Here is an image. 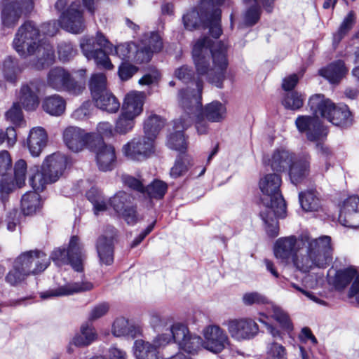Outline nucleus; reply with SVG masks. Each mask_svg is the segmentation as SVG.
Instances as JSON below:
<instances>
[{
  "instance_id": "obj_63",
  "label": "nucleus",
  "mask_w": 359,
  "mask_h": 359,
  "mask_svg": "<svg viewBox=\"0 0 359 359\" xmlns=\"http://www.w3.org/2000/svg\"><path fill=\"white\" fill-rule=\"evenodd\" d=\"M12 159L10 154L6 150L0 151V175L5 176L11 171Z\"/></svg>"
},
{
  "instance_id": "obj_17",
  "label": "nucleus",
  "mask_w": 359,
  "mask_h": 359,
  "mask_svg": "<svg viewBox=\"0 0 359 359\" xmlns=\"http://www.w3.org/2000/svg\"><path fill=\"white\" fill-rule=\"evenodd\" d=\"M227 328L231 337L239 341L253 339L259 332L257 323L248 318L229 320Z\"/></svg>"
},
{
  "instance_id": "obj_45",
  "label": "nucleus",
  "mask_w": 359,
  "mask_h": 359,
  "mask_svg": "<svg viewBox=\"0 0 359 359\" xmlns=\"http://www.w3.org/2000/svg\"><path fill=\"white\" fill-rule=\"evenodd\" d=\"M305 100V95L296 91L287 92L282 104L285 109L296 111L302 108Z\"/></svg>"
},
{
  "instance_id": "obj_25",
  "label": "nucleus",
  "mask_w": 359,
  "mask_h": 359,
  "mask_svg": "<svg viewBox=\"0 0 359 359\" xmlns=\"http://www.w3.org/2000/svg\"><path fill=\"white\" fill-rule=\"evenodd\" d=\"M39 90L36 81H30L29 83L22 86L19 100L25 110H34L38 107L39 104Z\"/></svg>"
},
{
  "instance_id": "obj_36",
  "label": "nucleus",
  "mask_w": 359,
  "mask_h": 359,
  "mask_svg": "<svg viewBox=\"0 0 359 359\" xmlns=\"http://www.w3.org/2000/svg\"><path fill=\"white\" fill-rule=\"evenodd\" d=\"M29 191L25 194L21 198V210L25 215L35 213L41 207V196L37 193L39 190Z\"/></svg>"
},
{
  "instance_id": "obj_62",
  "label": "nucleus",
  "mask_w": 359,
  "mask_h": 359,
  "mask_svg": "<svg viewBox=\"0 0 359 359\" xmlns=\"http://www.w3.org/2000/svg\"><path fill=\"white\" fill-rule=\"evenodd\" d=\"M138 71V68L130 63L123 62L118 67V76L122 81H128Z\"/></svg>"
},
{
  "instance_id": "obj_9",
  "label": "nucleus",
  "mask_w": 359,
  "mask_h": 359,
  "mask_svg": "<svg viewBox=\"0 0 359 359\" xmlns=\"http://www.w3.org/2000/svg\"><path fill=\"white\" fill-rule=\"evenodd\" d=\"M85 257L79 238L77 236H72L67 249L57 248L52 252L48 258L58 266L70 264L76 271L81 272L83 269V262Z\"/></svg>"
},
{
  "instance_id": "obj_3",
  "label": "nucleus",
  "mask_w": 359,
  "mask_h": 359,
  "mask_svg": "<svg viewBox=\"0 0 359 359\" xmlns=\"http://www.w3.org/2000/svg\"><path fill=\"white\" fill-rule=\"evenodd\" d=\"M192 58L198 76L218 88L224 87L229 67L227 44L203 36L193 46Z\"/></svg>"
},
{
  "instance_id": "obj_43",
  "label": "nucleus",
  "mask_w": 359,
  "mask_h": 359,
  "mask_svg": "<svg viewBox=\"0 0 359 359\" xmlns=\"http://www.w3.org/2000/svg\"><path fill=\"white\" fill-rule=\"evenodd\" d=\"M92 99L109 90L107 86L106 76L102 73L93 74L89 81Z\"/></svg>"
},
{
  "instance_id": "obj_39",
  "label": "nucleus",
  "mask_w": 359,
  "mask_h": 359,
  "mask_svg": "<svg viewBox=\"0 0 359 359\" xmlns=\"http://www.w3.org/2000/svg\"><path fill=\"white\" fill-rule=\"evenodd\" d=\"M356 20L355 13L351 11L344 18L337 32L333 34L332 44L334 48L337 47L341 41L352 29Z\"/></svg>"
},
{
  "instance_id": "obj_60",
  "label": "nucleus",
  "mask_w": 359,
  "mask_h": 359,
  "mask_svg": "<svg viewBox=\"0 0 359 359\" xmlns=\"http://www.w3.org/2000/svg\"><path fill=\"white\" fill-rule=\"evenodd\" d=\"M92 111V104L90 101L84 102L72 114V118L76 121H83L88 118Z\"/></svg>"
},
{
  "instance_id": "obj_44",
  "label": "nucleus",
  "mask_w": 359,
  "mask_h": 359,
  "mask_svg": "<svg viewBox=\"0 0 359 359\" xmlns=\"http://www.w3.org/2000/svg\"><path fill=\"white\" fill-rule=\"evenodd\" d=\"M107 204L112 207L114 211L119 215L125 209L133 205L131 202V196L124 191H119L116 193L109 199Z\"/></svg>"
},
{
  "instance_id": "obj_5",
  "label": "nucleus",
  "mask_w": 359,
  "mask_h": 359,
  "mask_svg": "<svg viewBox=\"0 0 359 359\" xmlns=\"http://www.w3.org/2000/svg\"><path fill=\"white\" fill-rule=\"evenodd\" d=\"M40 30L32 21H27L18 29L13 41V47L23 57L36 54L37 60L33 65L43 69L55 61L53 47L40 41Z\"/></svg>"
},
{
  "instance_id": "obj_30",
  "label": "nucleus",
  "mask_w": 359,
  "mask_h": 359,
  "mask_svg": "<svg viewBox=\"0 0 359 359\" xmlns=\"http://www.w3.org/2000/svg\"><path fill=\"white\" fill-rule=\"evenodd\" d=\"M144 103V93L137 92L130 93L125 97L121 111L136 118L142 114Z\"/></svg>"
},
{
  "instance_id": "obj_34",
  "label": "nucleus",
  "mask_w": 359,
  "mask_h": 359,
  "mask_svg": "<svg viewBox=\"0 0 359 359\" xmlns=\"http://www.w3.org/2000/svg\"><path fill=\"white\" fill-rule=\"evenodd\" d=\"M23 67L18 60L12 56H8L3 62L2 72L4 79L12 83L17 82Z\"/></svg>"
},
{
  "instance_id": "obj_24",
  "label": "nucleus",
  "mask_w": 359,
  "mask_h": 359,
  "mask_svg": "<svg viewBox=\"0 0 359 359\" xmlns=\"http://www.w3.org/2000/svg\"><path fill=\"white\" fill-rule=\"evenodd\" d=\"M93 287V283L88 281L72 283L60 286L53 290L41 292L40 297L41 299H48L53 297L71 295L74 293L90 290Z\"/></svg>"
},
{
  "instance_id": "obj_38",
  "label": "nucleus",
  "mask_w": 359,
  "mask_h": 359,
  "mask_svg": "<svg viewBox=\"0 0 359 359\" xmlns=\"http://www.w3.org/2000/svg\"><path fill=\"white\" fill-rule=\"evenodd\" d=\"M165 125V120L160 116L151 114L144 121V132L147 138L154 140Z\"/></svg>"
},
{
  "instance_id": "obj_37",
  "label": "nucleus",
  "mask_w": 359,
  "mask_h": 359,
  "mask_svg": "<svg viewBox=\"0 0 359 359\" xmlns=\"http://www.w3.org/2000/svg\"><path fill=\"white\" fill-rule=\"evenodd\" d=\"M112 333L116 337L126 336L134 339L139 334L140 331L125 318H118L113 323Z\"/></svg>"
},
{
  "instance_id": "obj_26",
  "label": "nucleus",
  "mask_w": 359,
  "mask_h": 359,
  "mask_svg": "<svg viewBox=\"0 0 359 359\" xmlns=\"http://www.w3.org/2000/svg\"><path fill=\"white\" fill-rule=\"evenodd\" d=\"M190 332L187 325L183 323H174L168 334H162L157 336L156 342L158 345H164L169 344L173 341L180 346L184 341V339L190 334Z\"/></svg>"
},
{
  "instance_id": "obj_64",
  "label": "nucleus",
  "mask_w": 359,
  "mask_h": 359,
  "mask_svg": "<svg viewBox=\"0 0 359 359\" xmlns=\"http://www.w3.org/2000/svg\"><path fill=\"white\" fill-rule=\"evenodd\" d=\"M266 301V298L257 292H247L243 296V302L247 306L265 304Z\"/></svg>"
},
{
  "instance_id": "obj_13",
  "label": "nucleus",
  "mask_w": 359,
  "mask_h": 359,
  "mask_svg": "<svg viewBox=\"0 0 359 359\" xmlns=\"http://www.w3.org/2000/svg\"><path fill=\"white\" fill-rule=\"evenodd\" d=\"M95 137V133H86L76 126H68L62 133L65 144L74 152H79L86 147L90 149V144L94 142Z\"/></svg>"
},
{
  "instance_id": "obj_20",
  "label": "nucleus",
  "mask_w": 359,
  "mask_h": 359,
  "mask_svg": "<svg viewBox=\"0 0 359 359\" xmlns=\"http://www.w3.org/2000/svg\"><path fill=\"white\" fill-rule=\"evenodd\" d=\"M356 274L357 270L353 266L337 271L333 280L334 287L338 290H341L355 278L348 294V297H353L359 292V274L357 276Z\"/></svg>"
},
{
  "instance_id": "obj_40",
  "label": "nucleus",
  "mask_w": 359,
  "mask_h": 359,
  "mask_svg": "<svg viewBox=\"0 0 359 359\" xmlns=\"http://www.w3.org/2000/svg\"><path fill=\"white\" fill-rule=\"evenodd\" d=\"M226 112V109L223 104L213 101L205 107L203 114L209 121L220 122L225 118Z\"/></svg>"
},
{
  "instance_id": "obj_46",
  "label": "nucleus",
  "mask_w": 359,
  "mask_h": 359,
  "mask_svg": "<svg viewBox=\"0 0 359 359\" xmlns=\"http://www.w3.org/2000/svg\"><path fill=\"white\" fill-rule=\"evenodd\" d=\"M135 118L121 111L115 123L114 130L118 134L125 135L133 130Z\"/></svg>"
},
{
  "instance_id": "obj_16",
  "label": "nucleus",
  "mask_w": 359,
  "mask_h": 359,
  "mask_svg": "<svg viewBox=\"0 0 359 359\" xmlns=\"http://www.w3.org/2000/svg\"><path fill=\"white\" fill-rule=\"evenodd\" d=\"M203 347L213 353H221L229 346V339L224 330L218 325H208L203 330Z\"/></svg>"
},
{
  "instance_id": "obj_1",
  "label": "nucleus",
  "mask_w": 359,
  "mask_h": 359,
  "mask_svg": "<svg viewBox=\"0 0 359 359\" xmlns=\"http://www.w3.org/2000/svg\"><path fill=\"white\" fill-rule=\"evenodd\" d=\"M274 255L284 264H292L307 273L314 269H325L332 262L334 247L330 236L313 238L309 234L279 238L273 248Z\"/></svg>"
},
{
  "instance_id": "obj_27",
  "label": "nucleus",
  "mask_w": 359,
  "mask_h": 359,
  "mask_svg": "<svg viewBox=\"0 0 359 359\" xmlns=\"http://www.w3.org/2000/svg\"><path fill=\"white\" fill-rule=\"evenodd\" d=\"M48 135L42 127H34L31 129L27 137V144L32 156H39L46 147Z\"/></svg>"
},
{
  "instance_id": "obj_41",
  "label": "nucleus",
  "mask_w": 359,
  "mask_h": 359,
  "mask_svg": "<svg viewBox=\"0 0 359 359\" xmlns=\"http://www.w3.org/2000/svg\"><path fill=\"white\" fill-rule=\"evenodd\" d=\"M86 198L93 204V210L95 215H98L100 212L107 210L108 208L102 191L96 187H92L86 192Z\"/></svg>"
},
{
  "instance_id": "obj_29",
  "label": "nucleus",
  "mask_w": 359,
  "mask_h": 359,
  "mask_svg": "<svg viewBox=\"0 0 359 359\" xmlns=\"http://www.w3.org/2000/svg\"><path fill=\"white\" fill-rule=\"evenodd\" d=\"M152 40L154 41L155 43L150 48L145 46V42H139L137 44L135 43V49L133 52L131 60L139 64L146 63L151 60L154 53L161 51V43L158 36L154 35Z\"/></svg>"
},
{
  "instance_id": "obj_10",
  "label": "nucleus",
  "mask_w": 359,
  "mask_h": 359,
  "mask_svg": "<svg viewBox=\"0 0 359 359\" xmlns=\"http://www.w3.org/2000/svg\"><path fill=\"white\" fill-rule=\"evenodd\" d=\"M46 83L48 87L56 91H65L72 95H79L85 89L83 79L76 80L67 70L60 67H55L49 70L46 76Z\"/></svg>"
},
{
  "instance_id": "obj_42",
  "label": "nucleus",
  "mask_w": 359,
  "mask_h": 359,
  "mask_svg": "<svg viewBox=\"0 0 359 359\" xmlns=\"http://www.w3.org/2000/svg\"><path fill=\"white\" fill-rule=\"evenodd\" d=\"M191 158L187 154H180L170 170V176L177 179L184 175L191 166Z\"/></svg>"
},
{
  "instance_id": "obj_11",
  "label": "nucleus",
  "mask_w": 359,
  "mask_h": 359,
  "mask_svg": "<svg viewBox=\"0 0 359 359\" xmlns=\"http://www.w3.org/2000/svg\"><path fill=\"white\" fill-rule=\"evenodd\" d=\"M58 22L61 28L68 32L79 34L84 32L86 25L83 10L79 0L72 1L62 12L59 17Z\"/></svg>"
},
{
  "instance_id": "obj_23",
  "label": "nucleus",
  "mask_w": 359,
  "mask_h": 359,
  "mask_svg": "<svg viewBox=\"0 0 359 359\" xmlns=\"http://www.w3.org/2000/svg\"><path fill=\"white\" fill-rule=\"evenodd\" d=\"M311 157L309 154L304 153L295 158L288 169L289 175L292 184L297 185L302 182L309 173Z\"/></svg>"
},
{
  "instance_id": "obj_4",
  "label": "nucleus",
  "mask_w": 359,
  "mask_h": 359,
  "mask_svg": "<svg viewBox=\"0 0 359 359\" xmlns=\"http://www.w3.org/2000/svg\"><path fill=\"white\" fill-rule=\"evenodd\" d=\"M281 183V177L276 173L266 175L259 183L264 195L261 199L264 208L259 215L265 224L267 234L271 238L279 233L278 219L286 217V203L280 191Z\"/></svg>"
},
{
  "instance_id": "obj_32",
  "label": "nucleus",
  "mask_w": 359,
  "mask_h": 359,
  "mask_svg": "<svg viewBox=\"0 0 359 359\" xmlns=\"http://www.w3.org/2000/svg\"><path fill=\"white\" fill-rule=\"evenodd\" d=\"M300 205L305 212H318L322 209V202L318 193L314 189H308L299 194Z\"/></svg>"
},
{
  "instance_id": "obj_2",
  "label": "nucleus",
  "mask_w": 359,
  "mask_h": 359,
  "mask_svg": "<svg viewBox=\"0 0 359 359\" xmlns=\"http://www.w3.org/2000/svg\"><path fill=\"white\" fill-rule=\"evenodd\" d=\"M308 105L316 117L298 116L295 120V126L299 133H306L309 141H320L327 134L326 128L318 118V116L341 128H348L353 123V116L346 104L337 105L323 94L311 96Z\"/></svg>"
},
{
  "instance_id": "obj_18",
  "label": "nucleus",
  "mask_w": 359,
  "mask_h": 359,
  "mask_svg": "<svg viewBox=\"0 0 359 359\" xmlns=\"http://www.w3.org/2000/svg\"><path fill=\"white\" fill-rule=\"evenodd\" d=\"M339 223L346 227H359V197L351 196L343 203L339 215Z\"/></svg>"
},
{
  "instance_id": "obj_7",
  "label": "nucleus",
  "mask_w": 359,
  "mask_h": 359,
  "mask_svg": "<svg viewBox=\"0 0 359 359\" xmlns=\"http://www.w3.org/2000/svg\"><path fill=\"white\" fill-rule=\"evenodd\" d=\"M224 0H204L201 2L199 11L193 9L183 15L184 27L193 30L201 25L209 29V32L215 39L222 34L221 27L222 11L218 7Z\"/></svg>"
},
{
  "instance_id": "obj_53",
  "label": "nucleus",
  "mask_w": 359,
  "mask_h": 359,
  "mask_svg": "<svg viewBox=\"0 0 359 359\" xmlns=\"http://www.w3.org/2000/svg\"><path fill=\"white\" fill-rule=\"evenodd\" d=\"M58 57L60 61L65 62L69 61L76 54V49L72 43L62 41L57 46Z\"/></svg>"
},
{
  "instance_id": "obj_6",
  "label": "nucleus",
  "mask_w": 359,
  "mask_h": 359,
  "mask_svg": "<svg viewBox=\"0 0 359 359\" xmlns=\"http://www.w3.org/2000/svg\"><path fill=\"white\" fill-rule=\"evenodd\" d=\"M197 95L193 94L189 89L181 90L179 92V100L182 107L184 110V114L179 119L173 121L174 133L168 137L167 145L173 150L180 151V154H186L187 143L184 135V131L190 127L194 121V116L201 110V94L203 90V81L198 80L196 82Z\"/></svg>"
},
{
  "instance_id": "obj_50",
  "label": "nucleus",
  "mask_w": 359,
  "mask_h": 359,
  "mask_svg": "<svg viewBox=\"0 0 359 359\" xmlns=\"http://www.w3.org/2000/svg\"><path fill=\"white\" fill-rule=\"evenodd\" d=\"M266 359H287V353L285 347L277 341H272L267 344Z\"/></svg>"
},
{
  "instance_id": "obj_59",
  "label": "nucleus",
  "mask_w": 359,
  "mask_h": 359,
  "mask_svg": "<svg viewBox=\"0 0 359 359\" xmlns=\"http://www.w3.org/2000/svg\"><path fill=\"white\" fill-rule=\"evenodd\" d=\"M149 318V323L154 329L164 327L170 321L169 316L163 315L158 311L151 312Z\"/></svg>"
},
{
  "instance_id": "obj_48",
  "label": "nucleus",
  "mask_w": 359,
  "mask_h": 359,
  "mask_svg": "<svg viewBox=\"0 0 359 359\" xmlns=\"http://www.w3.org/2000/svg\"><path fill=\"white\" fill-rule=\"evenodd\" d=\"M272 318L278 323L282 330L290 332L292 330L293 327L290 319L286 312L281 308L273 306L272 307Z\"/></svg>"
},
{
  "instance_id": "obj_61",
  "label": "nucleus",
  "mask_w": 359,
  "mask_h": 359,
  "mask_svg": "<svg viewBox=\"0 0 359 359\" xmlns=\"http://www.w3.org/2000/svg\"><path fill=\"white\" fill-rule=\"evenodd\" d=\"M6 140L8 147H13L17 140V133L14 127H8L6 130L0 128V145Z\"/></svg>"
},
{
  "instance_id": "obj_22",
  "label": "nucleus",
  "mask_w": 359,
  "mask_h": 359,
  "mask_svg": "<svg viewBox=\"0 0 359 359\" xmlns=\"http://www.w3.org/2000/svg\"><path fill=\"white\" fill-rule=\"evenodd\" d=\"M295 154L285 149H277L273 151L270 158H264V163H268L273 171L283 172L287 171L294 158Z\"/></svg>"
},
{
  "instance_id": "obj_14",
  "label": "nucleus",
  "mask_w": 359,
  "mask_h": 359,
  "mask_svg": "<svg viewBox=\"0 0 359 359\" xmlns=\"http://www.w3.org/2000/svg\"><path fill=\"white\" fill-rule=\"evenodd\" d=\"M89 149L95 154L97 164L100 170L105 172L114 168L115 149L111 145L106 144L102 137L97 135L94 142L90 144Z\"/></svg>"
},
{
  "instance_id": "obj_49",
  "label": "nucleus",
  "mask_w": 359,
  "mask_h": 359,
  "mask_svg": "<svg viewBox=\"0 0 359 359\" xmlns=\"http://www.w3.org/2000/svg\"><path fill=\"white\" fill-rule=\"evenodd\" d=\"M167 189L168 185L165 182L155 180L145 187V192L151 198L161 199L165 194Z\"/></svg>"
},
{
  "instance_id": "obj_54",
  "label": "nucleus",
  "mask_w": 359,
  "mask_h": 359,
  "mask_svg": "<svg viewBox=\"0 0 359 359\" xmlns=\"http://www.w3.org/2000/svg\"><path fill=\"white\" fill-rule=\"evenodd\" d=\"M135 49V43H124L114 46L113 54L116 55L123 60H131Z\"/></svg>"
},
{
  "instance_id": "obj_55",
  "label": "nucleus",
  "mask_w": 359,
  "mask_h": 359,
  "mask_svg": "<svg viewBox=\"0 0 359 359\" xmlns=\"http://www.w3.org/2000/svg\"><path fill=\"white\" fill-rule=\"evenodd\" d=\"M27 168V163L23 159L18 160L14 165V180L19 188L25 184Z\"/></svg>"
},
{
  "instance_id": "obj_57",
  "label": "nucleus",
  "mask_w": 359,
  "mask_h": 359,
  "mask_svg": "<svg viewBox=\"0 0 359 359\" xmlns=\"http://www.w3.org/2000/svg\"><path fill=\"white\" fill-rule=\"evenodd\" d=\"M95 39L93 37L83 36L80 41V48L83 55L88 60L92 59V55L95 51L97 50L95 48Z\"/></svg>"
},
{
  "instance_id": "obj_47",
  "label": "nucleus",
  "mask_w": 359,
  "mask_h": 359,
  "mask_svg": "<svg viewBox=\"0 0 359 359\" xmlns=\"http://www.w3.org/2000/svg\"><path fill=\"white\" fill-rule=\"evenodd\" d=\"M201 346H203L202 338L196 334H190L184 339L179 348L189 354L194 355L201 349Z\"/></svg>"
},
{
  "instance_id": "obj_56",
  "label": "nucleus",
  "mask_w": 359,
  "mask_h": 359,
  "mask_svg": "<svg viewBox=\"0 0 359 359\" xmlns=\"http://www.w3.org/2000/svg\"><path fill=\"white\" fill-rule=\"evenodd\" d=\"M106 50L102 48H97L92 55V59L96 65L100 69H111L114 66L106 53Z\"/></svg>"
},
{
  "instance_id": "obj_52",
  "label": "nucleus",
  "mask_w": 359,
  "mask_h": 359,
  "mask_svg": "<svg viewBox=\"0 0 359 359\" xmlns=\"http://www.w3.org/2000/svg\"><path fill=\"white\" fill-rule=\"evenodd\" d=\"M18 263L19 261L13 262V269L6 276V281L12 286L21 283L29 276L18 268Z\"/></svg>"
},
{
  "instance_id": "obj_15",
  "label": "nucleus",
  "mask_w": 359,
  "mask_h": 359,
  "mask_svg": "<svg viewBox=\"0 0 359 359\" xmlns=\"http://www.w3.org/2000/svg\"><path fill=\"white\" fill-rule=\"evenodd\" d=\"M154 142L152 138L135 137L122 149L123 154L129 159L142 161L149 157L154 151Z\"/></svg>"
},
{
  "instance_id": "obj_21",
  "label": "nucleus",
  "mask_w": 359,
  "mask_h": 359,
  "mask_svg": "<svg viewBox=\"0 0 359 359\" xmlns=\"http://www.w3.org/2000/svg\"><path fill=\"white\" fill-rule=\"evenodd\" d=\"M109 236H100L96 243V250L101 264L111 265L114 262V239L116 235V229L108 227Z\"/></svg>"
},
{
  "instance_id": "obj_28",
  "label": "nucleus",
  "mask_w": 359,
  "mask_h": 359,
  "mask_svg": "<svg viewBox=\"0 0 359 359\" xmlns=\"http://www.w3.org/2000/svg\"><path fill=\"white\" fill-rule=\"evenodd\" d=\"M157 337L153 343L142 339L136 340L134 343L133 351L137 359H161L158 348L164 345H158L156 342Z\"/></svg>"
},
{
  "instance_id": "obj_51",
  "label": "nucleus",
  "mask_w": 359,
  "mask_h": 359,
  "mask_svg": "<svg viewBox=\"0 0 359 359\" xmlns=\"http://www.w3.org/2000/svg\"><path fill=\"white\" fill-rule=\"evenodd\" d=\"M261 13L262 10L259 4L250 6L243 15L245 25L252 27L257 24L260 19Z\"/></svg>"
},
{
  "instance_id": "obj_19",
  "label": "nucleus",
  "mask_w": 359,
  "mask_h": 359,
  "mask_svg": "<svg viewBox=\"0 0 359 359\" xmlns=\"http://www.w3.org/2000/svg\"><path fill=\"white\" fill-rule=\"evenodd\" d=\"M29 0H6L1 14L4 28L15 27L21 18L23 10Z\"/></svg>"
},
{
  "instance_id": "obj_8",
  "label": "nucleus",
  "mask_w": 359,
  "mask_h": 359,
  "mask_svg": "<svg viewBox=\"0 0 359 359\" xmlns=\"http://www.w3.org/2000/svg\"><path fill=\"white\" fill-rule=\"evenodd\" d=\"M67 159L60 153L48 156L44 161L41 171L36 167V172L31 175L29 182L33 189L43 191L46 185L59 180L67 168Z\"/></svg>"
},
{
  "instance_id": "obj_33",
  "label": "nucleus",
  "mask_w": 359,
  "mask_h": 359,
  "mask_svg": "<svg viewBox=\"0 0 359 359\" xmlns=\"http://www.w3.org/2000/svg\"><path fill=\"white\" fill-rule=\"evenodd\" d=\"M95 106L109 114L116 113L120 108V102L116 96L108 90L92 99Z\"/></svg>"
},
{
  "instance_id": "obj_12",
  "label": "nucleus",
  "mask_w": 359,
  "mask_h": 359,
  "mask_svg": "<svg viewBox=\"0 0 359 359\" xmlns=\"http://www.w3.org/2000/svg\"><path fill=\"white\" fill-rule=\"evenodd\" d=\"M19 261L18 268L27 274H37L43 271L50 264V259L40 250H30L22 253L14 262Z\"/></svg>"
},
{
  "instance_id": "obj_58",
  "label": "nucleus",
  "mask_w": 359,
  "mask_h": 359,
  "mask_svg": "<svg viewBox=\"0 0 359 359\" xmlns=\"http://www.w3.org/2000/svg\"><path fill=\"white\" fill-rule=\"evenodd\" d=\"M6 118L15 126H21L24 122L22 111L18 103H14L12 107L6 111Z\"/></svg>"
},
{
  "instance_id": "obj_35",
  "label": "nucleus",
  "mask_w": 359,
  "mask_h": 359,
  "mask_svg": "<svg viewBox=\"0 0 359 359\" xmlns=\"http://www.w3.org/2000/svg\"><path fill=\"white\" fill-rule=\"evenodd\" d=\"M43 109L51 116H61L65 111V99L57 94L46 97L42 103Z\"/></svg>"
},
{
  "instance_id": "obj_31",
  "label": "nucleus",
  "mask_w": 359,
  "mask_h": 359,
  "mask_svg": "<svg viewBox=\"0 0 359 359\" xmlns=\"http://www.w3.org/2000/svg\"><path fill=\"white\" fill-rule=\"evenodd\" d=\"M348 69L343 60H339L319 70V74L332 84H337L346 76Z\"/></svg>"
}]
</instances>
